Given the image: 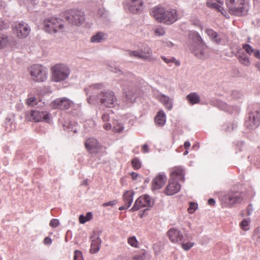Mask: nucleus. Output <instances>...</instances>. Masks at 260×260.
<instances>
[{
    "label": "nucleus",
    "mask_w": 260,
    "mask_h": 260,
    "mask_svg": "<svg viewBox=\"0 0 260 260\" xmlns=\"http://www.w3.org/2000/svg\"><path fill=\"white\" fill-rule=\"evenodd\" d=\"M238 59L239 62L245 66H248L250 64V61L248 56L244 52L240 54L238 56Z\"/></svg>",
    "instance_id": "2f4dec72"
},
{
    "label": "nucleus",
    "mask_w": 260,
    "mask_h": 260,
    "mask_svg": "<svg viewBox=\"0 0 260 260\" xmlns=\"http://www.w3.org/2000/svg\"><path fill=\"white\" fill-rule=\"evenodd\" d=\"M168 236L171 242L178 243L184 242L182 233L176 229H171L168 232Z\"/></svg>",
    "instance_id": "f3484780"
},
{
    "label": "nucleus",
    "mask_w": 260,
    "mask_h": 260,
    "mask_svg": "<svg viewBox=\"0 0 260 260\" xmlns=\"http://www.w3.org/2000/svg\"><path fill=\"white\" fill-rule=\"evenodd\" d=\"M106 39V35L103 32H98L91 38V42L94 43H99Z\"/></svg>",
    "instance_id": "473e14b6"
},
{
    "label": "nucleus",
    "mask_w": 260,
    "mask_h": 260,
    "mask_svg": "<svg viewBox=\"0 0 260 260\" xmlns=\"http://www.w3.org/2000/svg\"><path fill=\"white\" fill-rule=\"evenodd\" d=\"M16 44V41L13 37L0 34V49L5 48L8 46H15Z\"/></svg>",
    "instance_id": "4be33fe9"
},
{
    "label": "nucleus",
    "mask_w": 260,
    "mask_h": 260,
    "mask_svg": "<svg viewBox=\"0 0 260 260\" xmlns=\"http://www.w3.org/2000/svg\"><path fill=\"white\" fill-rule=\"evenodd\" d=\"M182 248L185 250V251H188L189 250L191 247H192L194 245L193 242H187V243H184V242H181Z\"/></svg>",
    "instance_id": "c03bdc74"
},
{
    "label": "nucleus",
    "mask_w": 260,
    "mask_h": 260,
    "mask_svg": "<svg viewBox=\"0 0 260 260\" xmlns=\"http://www.w3.org/2000/svg\"><path fill=\"white\" fill-rule=\"evenodd\" d=\"M26 104L28 106L33 107L37 105V101L36 98L35 97H31L29 98L26 102Z\"/></svg>",
    "instance_id": "09e8293b"
},
{
    "label": "nucleus",
    "mask_w": 260,
    "mask_h": 260,
    "mask_svg": "<svg viewBox=\"0 0 260 260\" xmlns=\"http://www.w3.org/2000/svg\"><path fill=\"white\" fill-rule=\"evenodd\" d=\"M123 93L126 99L130 102H134L137 96V92L136 88L133 87L123 88Z\"/></svg>",
    "instance_id": "a878e982"
},
{
    "label": "nucleus",
    "mask_w": 260,
    "mask_h": 260,
    "mask_svg": "<svg viewBox=\"0 0 260 260\" xmlns=\"http://www.w3.org/2000/svg\"><path fill=\"white\" fill-rule=\"evenodd\" d=\"M253 55L257 58L260 59V51L258 50H254L253 53Z\"/></svg>",
    "instance_id": "680f3d73"
},
{
    "label": "nucleus",
    "mask_w": 260,
    "mask_h": 260,
    "mask_svg": "<svg viewBox=\"0 0 260 260\" xmlns=\"http://www.w3.org/2000/svg\"><path fill=\"white\" fill-rule=\"evenodd\" d=\"M65 21L60 18L51 17L45 19L44 21V28L45 31L54 34L63 31Z\"/></svg>",
    "instance_id": "39448f33"
},
{
    "label": "nucleus",
    "mask_w": 260,
    "mask_h": 260,
    "mask_svg": "<svg viewBox=\"0 0 260 260\" xmlns=\"http://www.w3.org/2000/svg\"><path fill=\"white\" fill-rule=\"evenodd\" d=\"M52 79L55 82H60L65 78V65L57 63L51 68Z\"/></svg>",
    "instance_id": "9b49d317"
},
{
    "label": "nucleus",
    "mask_w": 260,
    "mask_h": 260,
    "mask_svg": "<svg viewBox=\"0 0 260 260\" xmlns=\"http://www.w3.org/2000/svg\"><path fill=\"white\" fill-rule=\"evenodd\" d=\"M31 79L35 82H43L48 77V70L43 65L35 64L28 68Z\"/></svg>",
    "instance_id": "20e7f679"
},
{
    "label": "nucleus",
    "mask_w": 260,
    "mask_h": 260,
    "mask_svg": "<svg viewBox=\"0 0 260 260\" xmlns=\"http://www.w3.org/2000/svg\"><path fill=\"white\" fill-rule=\"evenodd\" d=\"M103 88L104 85L102 83H96L91 85L89 86L87 89H86V94H89L90 91L101 89Z\"/></svg>",
    "instance_id": "e433bc0d"
},
{
    "label": "nucleus",
    "mask_w": 260,
    "mask_h": 260,
    "mask_svg": "<svg viewBox=\"0 0 260 260\" xmlns=\"http://www.w3.org/2000/svg\"><path fill=\"white\" fill-rule=\"evenodd\" d=\"M232 96L234 98L239 99L241 98L242 94L238 91H234L232 93Z\"/></svg>",
    "instance_id": "6e6d98bb"
},
{
    "label": "nucleus",
    "mask_w": 260,
    "mask_h": 260,
    "mask_svg": "<svg viewBox=\"0 0 260 260\" xmlns=\"http://www.w3.org/2000/svg\"><path fill=\"white\" fill-rule=\"evenodd\" d=\"M126 76L129 79V80H131V81H132L135 78V76L131 73H127Z\"/></svg>",
    "instance_id": "338daca9"
},
{
    "label": "nucleus",
    "mask_w": 260,
    "mask_h": 260,
    "mask_svg": "<svg viewBox=\"0 0 260 260\" xmlns=\"http://www.w3.org/2000/svg\"><path fill=\"white\" fill-rule=\"evenodd\" d=\"M139 51L141 56H144V57H142V59L147 61L152 60V51L147 45H143Z\"/></svg>",
    "instance_id": "393cba45"
},
{
    "label": "nucleus",
    "mask_w": 260,
    "mask_h": 260,
    "mask_svg": "<svg viewBox=\"0 0 260 260\" xmlns=\"http://www.w3.org/2000/svg\"><path fill=\"white\" fill-rule=\"evenodd\" d=\"M171 179L176 181H185V170L181 166L175 167L170 171Z\"/></svg>",
    "instance_id": "2eb2a0df"
},
{
    "label": "nucleus",
    "mask_w": 260,
    "mask_h": 260,
    "mask_svg": "<svg viewBox=\"0 0 260 260\" xmlns=\"http://www.w3.org/2000/svg\"><path fill=\"white\" fill-rule=\"evenodd\" d=\"M124 129L123 124L117 120H112V130L115 133H120Z\"/></svg>",
    "instance_id": "7c9ffc66"
},
{
    "label": "nucleus",
    "mask_w": 260,
    "mask_h": 260,
    "mask_svg": "<svg viewBox=\"0 0 260 260\" xmlns=\"http://www.w3.org/2000/svg\"><path fill=\"white\" fill-rule=\"evenodd\" d=\"M243 48L245 50L247 53L251 55L252 54L254 49L249 44H245L243 45Z\"/></svg>",
    "instance_id": "49530a36"
},
{
    "label": "nucleus",
    "mask_w": 260,
    "mask_h": 260,
    "mask_svg": "<svg viewBox=\"0 0 260 260\" xmlns=\"http://www.w3.org/2000/svg\"><path fill=\"white\" fill-rule=\"evenodd\" d=\"M188 37L190 41L188 47L190 52L198 58L204 59L206 46L200 35L196 31H191Z\"/></svg>",
    "instance_id": "f03ea898"
},
{
    "label": "nucleus",
    "mask_w": 260,
    "mask_h": 260,
    "mask_svg": "<svg viewBox=\"0 0 260 260\" xmlns=\"http://www.w3.org/2000/svg\"><path fill=\"white\" fill-rule=\"evenodd\" d=\"M253 210L252 205L251 204H249L248 206L247 207V209L245 210V212H246V214L248 216L252 214V212ZM245 211H243L241 213V215L242 216H244L245 214L244 213Z\"/></svg>",
    "instance_id": "8fccbe9b"
},
{
    "label": "nucleus",
    "mask_w": 260,
    "mask_h": 260,
    "mask_svg": "<svg viewBox=\"0 0 260 260\" xmlns=\"http://www.w3.org/2000/svg\"><path fill=\"white\" fill-rule=\"evenodd\" d=\"M153 205V202L150 196L144 195L138 198L135 201L134 206L130 209L131 211H136L143 207H149Z\"/></svg>",
    "instance_id": "f8f14e48"
},
{
    "label": "nucleus",
    "mask_w": 260,
    "mask_h": 260,
    "mask_svg": "<svg viewBox=\"0 0 260 260\" xmlns=\"http://www.w3.org/2000/svg\"><path fill=\"white\" fill-rule=\"evenodd\" d=\"M26 118L30 121L39 122L42 120L49 122L50 115L47 112H40L37 110L31 111L26 114Z\"/></svg>",
    "instance_id": "1a4fd4ad"
},
{
    "label": "nucleus",
    "mask_w": 260,
    "mask_h": 260,
    "mask_svg": "<svg viewBox=\"0 0 260 260\" xmlns=\"http://www.w3.org/2000/svg\"><path fill=\"white\" fill-rule=\"evenodd\" d=\"M242 201L241 193L239 191H231L222 198V201L229 207L240 203Z\"/></svg>",
    "instance_id": "9d476101"
},
{
    "label": "nucleus",
    "mask_w": 260,
    "mask_h": 260,
    "mask_svg": "<svg viewBox=\"0 0 260 260\" xmlns=\"http://www.w3.org/2000/svg\"><path fill=\"white\" fill-rule=\"evenodd\" d=\"M207 4V6L209 7L217 9L219 10V11H221V6H220L217 3V2H215L214 0H208Z\"/></svg>",
    "instance_id": "79ce46f5"
},
{
    "label": "nucleus",
    "mask_w": 260,
    "mask_h": 260,
    "mask_svg": "<svg viewBox=\"0 0 260 260\" xmlns=\"http://www.w3.org/2000/svg\"><path fill=\"white\" fill-rule=\"evenodd\" d=\"M64 99H56L51 103V106L54 109H62L64 107Z\"/></svg>",
    "instance_id": "72a5a7b5"
},
{
    "label": "nucleus",
    "mask_w": 260,
    "mask_h": 260,
    "mask_svg": "<svg viewBox=\"0 0 260 260\" xmlns=\"http://www.w3.org/2000/svg\"><path fill=\"white\" fill-rule=\"evenodd\" d=\"M190 146V143L189 141H186L184 143V147L185 149H188Z\"/></svg>",
    "instance_id": "0e129e2a"
},
{
    "label": "nucleus",
    "mask_w": 260,
    "mask_h": 260,
    "mask_svg": "<svg viewBox=\"0 0 260 260\" xmlns=\"http://www.w3.org/2000/svg\"><path fill=\"white\" fill-rule=\"evenodd\" d=\"M14 32L16 36L20 39L26 38L30 32V28L28 25L24 22L16 24L14 27Z\"/></svg>",
    "instance_id": "ddd939ff"
},
{
    "label": "nucleus",
    "mask_w": 260,
    "mask_h": 260,
    "mask_svg": "<svg viewBox=\"0 0 260 260\" xmlns=\"http://www.w3.org/2000/svg\"><path fill=\"white\" fill-rule=\"evenodd\" d=\"M161 58L166 63L168 64H170L171 63H174L175 65L177 67H179L180 66V62L179 61L176 60L175 57H167L165 56H161Z\"/></svg>",
    "instance_id": "c9c22d12"
},
{
    "label": "nucleus",
    "mask_w": 260,
    "mask_h": 260,
    "mask_svg": "<svg viewBox=\"0 0 260 260\" xmlns=\"http://www.w3.org/2000/svg\"><path fill=\"white\" fill-rule=\"evenodd\" d=\"M180 189L181 185L177 181L170 179L165 193L167 196H172L178 192Z\"/></svg>",
    "instance_id": "dca6fc26"
},
{
    "label": "nucleus",
    "mask_w": 260,
    "mask_h": 260,
    "mask_svg": "<svg viewBox=\"0 0 260 260\" xmlns=\"http://www.w3.org/2000/svg\"><path fill=\"white\" fill-rule=\"evenodd\" d=\"M216 106L222 110L228 112L233 113L234 112L233 108L231 106L228 105L225 102L217 100L216 101Z\"/></svg>",
    "instance_id": "c85d7f7f"
},
{
    "label": "nucleus",
    "mask_w": 260,
    "mask_h": 260,
    "mask_svg": "<svg viewBox=\"0 0 260 260\" xmlns=\"http://www.w3.org/2000/svg\"><path fill=\"white\" fill-rule=\"evenodd\" d=\"M260 124V110L249 113L245 120V125L249 129H254Z\"/></svg>",
    "instance_id": "6e6552de"
},
{
    "label": "nucleus",
    "mask_w": 260,
    "mask_h": 260,
    "mask_svg": "<svg viewBox=\"0 0 260 260\" xmlns=\"http://www.w3.org/2000/svg\"><path fill=\"white\" fill-rule=\"evenodd\" d=\"M145 255L144 253L136 255L134 256V258L136 260H144Z\"/></svg>",
    "instance_id": "4d7b16f0"
},
{
    "label": "nucleus",
    "mask_w": 260,
    "mask_h": 260,
    "mask_svg": "<svg viewBox=\"0 0 260 260\" xmlns=\"http://www.w3.org/2000/svg\"><path fill=\"white\" fill-rule=\"evenodd\" d=\"M113 113L111 110H109L104 113L102 116L103 121V128L106 130H110L112 129L111 118H113Z\"/></svg>",
    "instance_id": "412c9836"
},
{
    "label": "nucleus",
    "mask_w": 260,
    "mask_h": 260,
    "mask_svg": "<svg viewBox=\"0 0 260 260\" xmlns=\"http://www.w3.org/2000/svg\"><path fill=\"white\" fill-rule=\"evenodd\" d=\"M43 243L46 245H50L52 243V240L50 237H47L44 239Z\"/></svg>",
    "instance_id": "13d9d810"
},
{
    "label": "nucleus",
    "mask_w": 260,
    "mask_h": 260,
    "mask_svg": "<svg viewBox=\"0 0 260 260\" xmlns=\"http://www.w3.org/2000/svg\"><path fill=\"white\" fill-rule=\"evenodd\" d=\"M128 54L131 57H134L139 59H141L142 57H144V56H141V54L140 53L139 50H134V51H129Z\"/></svg>",
    "instance_id": "a18cd8bd"
},
{
    "label": "nucleus",
    "mask_w": 260,
    "mask_h": 260,
    "mask_svg": "<svg viewBox=\"0 0 260 260\" xmlns=\"http://www.w3.org/2000/svg\"><path fill=\"white\" fill-rule=\"evenodd\" d=\"M131 176H132L133 179H134V180L136 179L137 178V177L139 176L138 173H136L134 172H132L131 173Z\"/></svg>",
    "instance_id": "e2e57ef3"
},
{
    "label": "nucleus",
    "mask_w": 260,
    "mask_h": 260,
    "mask_svg": "<svg viewBox=\"0 0 260 260\" xmlns=\"http://www.w3.org/2000/svg\"><path fill=\"white\" fill-rule=\"evenodd\" d=\"M132 166L134 169L138 170L142 167V162L138 157L134 158L131 161Z\"/></svg>",
    "instance_id": "58836bf2"
},
{
    "label": "nucleus",
    "mask_w": 260,
    "mask_h": 260,
    "mask_svg": "<svg viewBox=\"0 0 260 260\" xmlns=\"http://www.w3.org/2000/svg\"><path fill=\"white\" fill-rule=\"evenodd\" d=\"M112 71L118 75H121L122 73V72L118 67H114L112 69Z\"/></svg>",
    "instance_id": "bf43d9fd"
},
{
    "label": "nucleus",
    "mask_w": 260,
    "mask_h": 260,
    "mask_svg": "<svg viewBox=\"0 0 260 260\" xmlns=\"http://www.w3.org/2000/svg\"><path fill=\"white\" fill-rule=\"evenodd\" d=\"M237 127V123L234 122L231 123H228L224 125L223 126V128L225 132H230L232 130H234Z\"/></svg>",
    "instance_id": "a19ab883"
},
{
    "label": "nucleus",
    "mask_w": 260,
    "mask_h": 260,
    "mask_svg": "<svg viewBox=\"0 0 260 260\" xmlns=\"http://www.w3.org/2000/svg\"><path fill=\"white\" fill-rule=\"evenodd\" d=\"M156 98L167 110H171L172 109L173 99L162 93L157 94Z\"/></svg>",
    "instance_id": "b1692460"
},
{
    "label": "nucleus",
    "mask_w": 260,
    "mask_h": 260,
    "mask_svg": "<svg viewBox=\"0 0 260 260\" xmlns=\"http://www.w3.org/2000/svg\"><path fill=\"white\" fill-rule=\"evenodd\" d=\"M134 192L132 190H126L123 194V200L125 204L127 207H130L133 202Z\"/></svg>",
    "instance_id": "cd10ccee"
},
{
    "label": "nucleus",
    "mask_w": 260,
    "mask_h": 260,
    "mask_svg": "<svg viewBox=\"0 0 260 260\" xmlns=\"http://www.w3.org/2000/svg\"><path fill=\"white\" fill-rule=\"evenodd\" d=\"M198 204L196 203H190L189 208H188V211L190 214H192L194 212L196 209L198 208Z\"/></svg>",
    "instance_id": "de8ad7c7"
},
{
    "label": "nucleus",
    "mask_w": 260,
    "mask_h": 260,
    "mask_svg": "<svg viewBox=\"0 0 260 260\" xmlns=\"http://www.w3.org/2000/svg\"><path fill=\"white\" fill-rule=\"evenodd\" d=\"M149 151V148L147 144H144L142 146V152L144 153H148Z\"/></svg>",
    "instance_id": "052dcab7"
},
{
    "label": "nucleus",
    "mask_w": 260,
    "mask_h": 260,
    "mask_svg": "<svg viewBox=\"0 0 260 260\" xmlns=\"http://www.w3.org/2000/svg\"><path fill=\"white\" fill-rule=\"evenodd\" d=\"M117 203V200H113L107 203H105L103 204V207H107V206H113L115 205Z\"/></svg>",
    "instance_id": "5fc2aeb1"
},
{
    "label": "nucleus",
    "mask_w": 260,
    "mask_h": 260,
    "mask_svg": "<svg viewBox=\"0 0 260 260\" xmlns=\"http://www.w3.org/2000/svg\"><path fill=\"white\" fill-rule=\"evenodd\" d=\"M155 124L157 126L162 127L166 122V115L162 110L158 111L154 118Z\"/></svg>",
    "instance_id": "bb28decb"
},
{
    "label": "nucleus",
    "mask_w": 260,
    "mask_h": 260,
    "mask_svg": "<svg viewBox=\"0 0 260 260\" xmlns=\"http://www.w3.org/2000/svg\"><path fill=\"white\" fill-rule=\"evenodd\" d=\"M92 218V214L91 212L87 213L85 216L80 215L79 217V220L80 223L84 224L87 221L90 220Z\"/></svg>",
    "instance_id": "f704fd0d"
},
{
    "label": "nucleus",
    "mask_w": 260,
    "mask_h": 260,
    "mask_svg": "<svg viewBox=\"0 0 260 260\" xmlns=\"http://www.w3.org/2000/svg\"><path fill=\"white\" fill-rule=\"evenodd\" d=\"M85 145L90 153H98L101 149V146L98 140L94 138H91L86 140Z\"/></svg>",
    "instance_id": "a211bd4d"
},
{
    "label": "nucleus",
    "mask_w": 260,
    "mask_h": 260,
    "mask_svg": "<svg viewBox=\"0 0 260 260\" xmlns=\"http://www.w3.org/2000/svg\"><path fill=\"white\" fill-rule=\"evenodd\" d=\"M208 203L210 206H214L215 204V201L213 199H210Z\"/></svg>",
    "instance_id": "69168bd1"
},
{
    "label": "nucleus",
    "mask_w": 260,
    "mask_h": 260,
    "mask_svg": "<svg viewBox=\"0 0 260 260\" xmlns=\"http://www.w3.org/2000/svg\"><path fill=\"white\" fill-rule=\"evenodd\" d=\"M151 14L158 22L166 24H173L178 19L177 11L173 9L155 7L152 9Z\"/></svg>",
    "instance_id": "f257e3e1"
},
{
    "label": "nucleus",
    "mask_w": 260,
    "mask_h": 260,
    "mask_svg": "<svg viewBox=\"0 0 260 260\" xmlns=\"http://www.w3.org/2000/svg\"><path fill=\"white\" fill-rule=\"evenodd\" d=\"M186 99L191 105L198 104L200 101L199 95L196 92H191L187 95L186 96Z\"/></svg>",
    "instance_id": "c756f323"
},
{
    "label": "nucleus",
    "mask_w": 260,
    "mask_h": 260,
    "mask_svg": "<svg viewBox=\"0 0 260 260\" xmlns=\"http://www.w3.org/2000/svg\"><path fill=\"white\" fill-rule=\"evenodd\" d=\"M164 45L169 47H171L173 46V44L170 41H166L164 42Z\"/></svg>",
    "instance_id": "774afa93"
},
{
    "label": "nucleus",
    "mask_w": 260,
    "mask_h": 260,
    "mask_svg": "<svg viewBox=\"0 0 260 260\" xmlns=\"http://www.w3.org/2000/svg\"><path fill=\"white\" fill-rule=\"evenodd\" d=\"M59 224V220L57 219H52L49 223L50 226L53 228H56Z\"/></svg>",
    "instance_id": "864d4df0"
},
{
    "label": "nucleus",
    "mask_w": 260,
    "mask_h": 260,
    "mask_svg": "<svg viewBox=\"0 0 260 260\" xmlns=\"http://www.w3.org/2000/svg\"><path fill=\"white\" fill-rule=\"evenodd\" d=\"M91 241L89 252L91 254L98 253L101 248L102 240L99 236L93 235L90 238Z\"/></svg>",
    "instance_id": "6ab92c4d"
},
{
    "label": "nucleus",
    "mask_w": 260,
    "mask_h": 260,
    "mask_svg": "<svg viewBox=\"0 0 260 260\" xmlns=\"http://www.w3.org/2000/svg\"><path fill=\"white\" fill-rule=\"evenodd\" d=\"M66 110L72 108L74 109V110H77L79 108V106L78 105H75L74 103L70 100L69 99H68L66 98Z\"/></svg>",
    "instance_id": "37998d69"
},
{
    "label": "nucleus",
    "mask_w": 260,
    "mask_h": 260,
    "mask_svg": "<svg viewBox=\"0 0 260 260\" xmlns=\"http://www.w3.org/2000/svg\"><path fill=\"white\" fill-rule=\"evenodd\" d=\"M127 243L132 247H138L139 242L135 236L130 237L127 239Z\"/></svg>",
    "instance_id": "ea45409f"
},
{
    "label": "nucleus",
    "mask_w": 260,
    "mask_h": 260,
    "mask_svg": "<svg viewBox=\"0 0 260 260\" xmlns=\"http://www.w3.org/2000/svg\"><path fill=\"white\" fill-rule=\"evenodd\" d=\"M250 222L249 218L243 219L240 224V228L244 231H248L249 229Z\"/></svg>",
    "instance_id": "4c0bfd02"
},
{
    "label": "nucleus",
    "mask_w": 260,
    "mask_h": 260,
    "mask_svg": "<svg viewBox=\"0 0 260 260\" xmlns=\"http://www.w3.org/2000/svg\"><path fill=\"white\" fill-rule=\"evenodd\" d=\"M74 258L75 260H84L81 251L77 250L74 252Z\"/></svg>",
    "instance_id": "3c124183"
},
{
    "label": "nucleus",
    "mask_w": 260,
    "mask_h": 260,
    "mask_svg": "<svg viewBox=\"0 0 260 260\" xmlns=\"http://www.w3.org/2000/svg\"><path fill=\"white\" fill-rule=\"evenodd\" d=\"M126 5L129 12L134 14L140 13L144 10L143 0H126Z\"/></svg>",
    "instance_id": "4468645a"
},
{
    "label": "nucleus",
    "mask_w": 260,
    "mask_h": 260,
    "mask_svg": "<svg viewBox=\"0 0 260 260\" xmlns=\"http://www.w3.org/2000/svg\"><path fill=\"white\" fill-rule=\"evenodd\" d=\"M205 32L213 43L220 45L223 41V39L219 36L218 34L213 29L210 28H206L205 29Z\"/></svg>",
    "instance_id": "5701e85b"
},
{
    "label": "nucleus",
    "mask_w": 260,
    "mask_h": 260,
    "mask_svg": "<svg viewBox=\"0 0 260 260\" xmlns=\"http://www.w3.org/2000/svg\"><path fill=\"white\" fill-rule=\"evenodd\" d=\"M226 5L230 13L235 16H242L247 15L249 6L245 0H226Z\"/></svg>",
    "instance_id": "7ed1b4c3"
},
{
    "label": "nucleus",
    "mask_w": 260,
    "mask_h": 260,
    "mask_svg": "<svg viewBox=\"0 0 260 260\" xmlns=\"http://www.w3.org/2000/svg\"><path fill=\"white\" fill-rule=\"evenodd\" d=\"M100 103L108 108H113L118 105L117 99L114 92L110 90L101 91L98 94Z\"/></svg>",
    "instance_id": "423d86ee"
},
{
    "label": "nucleus",
    "mask_w": 260,
    "mask_h": 260,
    "mask_svg": "<svg viewBox=\"0 0 260 260\" xmlns=\"http://www.w3.org/2000/svg\"><path fill=\"white\" fill-rule=\"evenodd\" d=\"M66 16V20H68L72 24L79 26L82 25L85 20L84 12L79 10H71L68 12Z\"/></svg>",
    "instance_id": "0eeeda50"
},
{
    "label": "nucleus",
    "mask_w": 260,
    "mask_h": 260,
    "mask_svg": "<svg viewBox=\"0 0 260 260\" xmlns=\"http://www.w3.org/2000/svg\"><path fill=\"white\" fill-rule=\"evenodd\" d=\"M155 34L159 36H163L165 34V30L162 27H158L154 30Z\"/></svg>",
    "instance_id": "603ef678"
},
{
    "label": "nucleus",
    "mask_w": 260,
    "mask_h": 260,
    "mask_svg": "<svg viewBox=\"0 0 260 260\" xmlns=\"http://www.w3.org/2000/svg\"><path fill=\"white\" fill-rule=\"evenodd\" d=\"M167 181V177L164 173L159 174L153 180L152 187L153 189L161 188Z\"/></svg>",
    "instance_id": "aec40b11"
}]
</instances>
